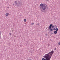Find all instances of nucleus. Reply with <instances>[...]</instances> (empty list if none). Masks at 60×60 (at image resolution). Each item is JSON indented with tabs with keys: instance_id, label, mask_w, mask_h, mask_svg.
Segmentation results:
<instances>
[{
	"instance_id": "24",
	"label": "nucleus",
	"mask_w": 60,
	"mask_h": 60,
	"mask_svg": "<svg viewBox=\"0 0 60 60\" xmlns=\"http://www.w3.org/2000/svg\"><path fill=\"white\" fill-rule=\"evenodd\" d=\"M12 30V31H13V30Z\"/></svg>"
},
{
	"instance_id": "9",
	"label": "nucleus",
	"mask_w": 60,
	"mask_h": 60,
	"mask_svg": "<svg viewBox=\"0 0 60 60\" xmlns=\"http://www.w3.org/2000/svg\"><path fill=\"white\" fill-rule=\"evenodd\" d=\"M49 33H50V34H53V32H50Z\"/></svg>"
},
{
	"instance_id": "18",
	"label": "nucleus",
	"mask_w": 60,
	"mask_h": 60,
	"mask_svg": "<svg viewBox=\"0 0 60 60\" xmlns=\"http://www.w3.org/2000/svg\"><path fill=\"white\" fill-rule=\"evenodd\" d=\"M56 48H55V50H56Z\"/></svg>"
},
{
	"instance_id": "2",
	"label": "nucleus",
	"mask_w": 60,
	"mask_h": 60,
	"mask_svg": "<svg viewBox=\"0 0 60 60\" xmlns=\"http://www.w3.org/2000/svg\"><path fill=\"white\" fill-rule=\"evenodd\" d=\"M40 7V9L43 12H45V10L47 8V5L45 4H41Z\"/></svg>"
},
{
	"instance_id": "7",
	"label": "nucleus",
	"mask_w": 60,
	"mask_h": 60,
	"mask_svg": "<svg viewBox=\"0 0 60 60\" xmlns=\"http://www.w3.org/2000/svg\"><path fill=\"white\" fill-rule=\"evenodd\" d=\"M49 29H50V30L51 31H53V29L51 28V29H50L49 28Z\"/></svg>"
},
{
	"instance_id": "16",
	"label": "nucleus",
	"mask_w": 60,
	"mask_h": 60,
	"mask_svg": "<svg viewBox=\"0 0 60 60\" xmlns=\"http://www.w3.org/2000/svg\"><path fill=\"white\" fill-rule=\"evenodd\" d=\"M59 45H60V42H59Z\"/></svg>"
},
{
	"instance_id": "3",
	"label": "nucleus",
	"mask_w": 60,
	"mask_h": 60,
	"mask_svg": "<svg viewBox=\"0 0 60 60\" xmlns=\"http://www.w3.org/2000/svg\"><path fill=\"white\" fill-rule=\"evenodd\" d=\"M15 5L18 7H20V6L22 5V3H21L20 1H15Z\"/></svg>"
},
{
	"instance_id": "20",
	"label": "nucleus",
	"mask_w": 60,
	"mask_h": 60,
	"mask_svg": "<svg viewBox=\"0 0 60 60\" xmlns=\"http://www.w3.org/2000/svg\"><path fill=\"white\" fill-rule=\"evenodd\" d=\"M47 35H48V34H46V36H47Z\"/></svg>"
},
{
	"instance_id": "21",
	"label": "nucleus",
	"mask_w": 60,
	"mask_h": 60,
	"mask_svg": "<svg viewBox=\"0 0 60 60\" xmlns=\"http://www.w3.org/2000/svg\"><path fill=\"white\" fill-rule=\"evenodd\" d=\"M0 35H1V32H0Z\"/></svg>"
},
{
	"instance_id": "22",
	"label": "nucleus",
	"mask_w": 60,
	"mask_h": 60,
	"mask_svg": "<svg viewBox=\"0 0 60 60\" xmlns=\"http://www.w3.org/2000/svg\"><path fill=\"white\" fill-rule=\"evenodd\" d=\"M1 35H0V38H1Z\"/></svg>"
},
{
	"instance_id": "25",
	"label": "nucleus",
	"mask_w": 60,
	"mask_h": 60,
	"mask_svg": "<svg viewBox=\"0 0 60 60\" xmlns=\"http://www.w3.org/2000/svg\"><path fill=\"white\" fill-rule=\"evenodd\" d=\"M13 5H14V4H13Z\"/></svg>"
},
{
	"instance_id": "8",
	"label": "nucleus",
	"mask_w": 60,
	"mask_h": 60,
	"mask_svg": "<svg viewBox=\"0 0 60 60\" xmlns=\"http://www.w3.org/2000/svg\"><path fill=\"white\" fill-rule=\"evenodd\" d=\"M55 31H58V29L57 28H56L55 29Z\"/></svg>"
},
{
	"instance_id": "4",
	"label": "nucleus",
	"mask_w": 60,
	"mask_h": 60,
	"mask_svg": "<svg viewBox=\"0 0 60 60\" xmlns=\"http://www.w3.org/2000/svg\"><path fill=\"white\" fill-rule=\"evenodd\" d=\"M49 27L50 29H51V28L52 27V28H54V26L53 25H52V24H51L50 25Z\"/></svg>"
},
{
	"instance_id": "1",
	"label": "nucleus",
	"mask_w": 60,
	"mask_h": 60,
	"mask_svg": "<svg viewBox=\"0 0 60 60\" xmlns=\"http://www.w3.org/2000/svg\"><path fill=\"white\" fill-rule=\"evenodd\" d=\"M54 53V51L52 50L49 53L46 54L44 56H43L45 58H42V60H50V59Z\"/></svg>"
},
{
	"instance_id": "14",
	"label": "nucleus",
	"mask_w": 60,
	"mask_h": 60,
	"mask_svg": "<svg viewBox=\"0 0 60 60\" xmlns=\"http://www.w3.org/2000/svg\"><path fill=\"white\" fill-rule=\"evenodd\" d=\"M45 1H47L48 2V1H49V0H45Z\"/></svg>"
},
{
	"instance_id": "17",
	"label": "nucleus",
	"mask_w": 60,
	"mask_h": 60,
	"mask_svg": "<svg viewBox=\"0 0 60 60\" xmlns=\"http://www.w3.org/2000/svg\"><path fill=\"white\" fill-rule=\"evenodd\" d=\"M46 11H48V9H46Z\"/></svg>"
},
{
	"instance_id": "10",
	"label": "nucleus",
	"mask_w": 60,
	"mask_h": 60,
	"mask_svg": "<svg viewBox=\"0 0 60 60\" xmlns=\"http://www.w3.org/2000/svg\"><path fill=\"white\" fill-rule=\"evenodd\" d=\"M54 27L55 28H57V26L56 25L54 26Z\"/></svg>"
},
{
	"instance_id": "11",
	"label": "nucleus",
	"mask_w": 60,
	"mask_h": 60,
	"mask_svg": "<svg viewBox=\"0 0 60 60\" xmlns=\"http://www.w3.org/2000/svg\"><path fill=\"white\" fill-rule=\"evenodd\" d=\"M24 22H26V19H24Z\"/></svg>"
},
{
	"instance_id": "12",
	"label": "nucleus",
	"mask_w": 60,
	"mask_h": 60,
	"mask_svg": "<svg viewBox=\"0 0 60 60\" xmlns=\"http://www.w3.org/2000/svg\"><path fill=\"white\" fill-rule=\"evenodd\" d=\"M34 24V23H31V25H33Z\"/></svg>"
},
{
	"instance_id": "6",
	"label": "nucleus",
	"mask_w": 60,
	"mask_h": 60,
	"mask_svg": "<svg viewBox=\"0 0 60 60\" xmlns=\"http://www.w3.org/2000/svg\"><path fill=\"white\" fill-rule=\"evenodd\" d=\"M57 33V31H54V34H56Z\"/></svg>"
},
{
	"instance_id": "13",
	"label": "nucleus",
	"mask_w": 60,
	"mask_h": 60,
	"mask_svg": "<svg viewBox=\"0 0 60 60\" xmlns=\"http://www.w3.org/2000/svg\"><path fill=\"white\" fill-rule=\"evenodd\" d=\"M9 34H10V36H11V33H10Z\"/></svg>"
},
{
	"instance_id": "5",
	"label": "nucleus",
	"mask_w": 60,
	"mask_h": 60,
	"mask_svg": "<svg viewBox=\"0 0 60 60\" xmlns=\"http://www.w3.org/2000/svg\"><path fill=\"white\" fill-rule=\"evenodd\" d=\"M6 16H9V13L8 12L6 13Z\"/></svg>"
},
{
	"instance_id": "19",
	"label": "nucleus",
	"mask_w": 60,
	"mask_h": 60,
	"mask_svg": "<svg viewBox=\"0 0 60 60\" xmlns=\"http://www.w3.org/2000/svg\"><path fill=\"white\" fill-rule=\"evenodd\" d=\"M38 25H39V23L37 24Z\"/></svg>"
},
{
	"instance_id": "23",
	"label": "nucleus",
	"mask_w": 60,
	"mask_h": 60,
	"mask_svg": "<svg viewBox=\"0 0 60 60\" xmlns=\"http://www.w3.org/2000/svg\"><path fill=\"white\" fill-rule=\"evenodd\" d=\"M8 8H9V7H8Z\"/></svg>"
},
{
	"instance_id": "15",
	"label": "nucleus",
	"mask_w": 60,
	"mask_h": 60,
	"mask_svg": "<svg viewBox=\"0 0 60 60\" xmlns=\"http://www.w3.org/2000/svg\"><path fill=\"white\" fill-rule=\"evenodd\" d=\"M53 30H56V29H55V28H54Z\"/></svg>"
}]
</instances>
